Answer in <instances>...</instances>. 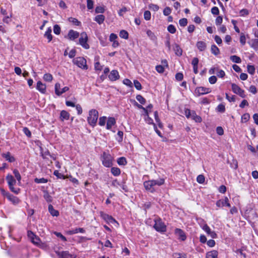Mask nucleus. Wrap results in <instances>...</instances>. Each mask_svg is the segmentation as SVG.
Returning <instances> with one entry per match:
<instances>
[{"mask_svg":"<svg viewBox=\"0 0 258 258\" xmlns=\"http://www.w3.org/2000/svg\"><path fill=\"white\" fill-rule=\"evenodd\" d=\"M23 132L25 134V135L28 137V138H30L31 137V132L29 130V128L27 127H24L23 128Z\"/></svg>","mask_w":258,"mask_h":258,"instance_id":"6e6d98bb","label":"nucleus"},{"mask_svg":"<svg viewBox=\"0 0 258 258\" xmlns=\"http://www.w3.org/2000/svg\"><path fill=\"white\" fill-rule=\"evenodd\" d=\"M13 173H14L16 178L17 179V180L19 182H20L21 180V176L18 170L17 169H15L13 170Z\"/></svg>","mask_w":258,"mask_h":258,"instance_id":"49530a36","label":"nucleus"},{"mask_svg":"<svg viewBox=\"0 0 258 258\" xmlns=\"http://www.w3.org/2000/svg\"><path fill=\"white\" fill-rule=\"evenodd\" d=\"M144 17L146 20H150L151 17L150 12L149 11H145L144 13Z\"/></svg>","mask_w":258,"mask_h":258,"instance_id":"bf43d9fd","label":"nucleus"},{"mask_svg":"<svg viewBox=\"0 0 258 258\" xmlns=\"http://www.w3.org/2000/svg\"><path fill=\"white\" fill-rule=\"evenodd\" d=\"M34 182L36 183H47L48 181V180L46 178H45L44 177L38 178H34Z\"/></svg>","mask_w":258,"mask_h":258,"instance_id":"e433bc0d","label":"nucleus"},{"mask_svg":"<svg viewBox=\"0 0 258 258\" xmlns=\"http://www.w3.org/2000/svg\"><path fill=\"white\" fill-rule=\"evenodd\" d=\"M100 159L102 165L105 167H111L114 160L113 157L110 154L109 151H104L101 155Z\"/></svg>","mask_w":258,"mask_h":258,"instance_id":"f03ea898","label":"nucleus"},{"mask_svg":"<svg viewBox=\"0 0 258 258\" xmlns=\"http://www.w3.org/2000/svg\"><path fill=\"white\" fill-rule=\"evenodd\" d=\"M210 93V89L204 87H197L195 90V94L200 96Z\"/></svg>","mask_w":258,"mask_h":258,"instance_id":"ddd939ff","label":"nucleus"},{"mask_svg":"<svg viewBox=\"0 0 258 258\" xmlns=\"http://www.w3.org/2000/svg\"><path fill=\"white\" fill-rule=\"evenodd\" d=\"M88 37L85 32H83L80 34V37L79 38V44L82 46L83 48L88 49L90 48V46L88 43Z\"/></svg>","mask_w":258,"mask_h":258,"instance_id":"1a4fd4ad","label":"nucleus"},{"mask_svg":"<svg viewBox=\"0 0 258 258\" xmlns=\"http://www.w3.org/2000/svg\"><path fill=\"white\" fill-rule=\"evenodd\" d=\"M48 210L50 214L52 216L57 217L59 216V212L58 211L54 209L53 206L51 204L48 205Z\"/></svg>","mask_w":258,"mask_h":258,"instance_id":"393cba45","label":"nucleus"},{"mask_svg":"<svg viewBox=\"0 0 258 258\" xmlns=\"http://www.w3.org/2000/svg\"><path fill=\"white\" fill-rule=\"evenodd\" d=\"M70 116V113L66 110H63L60 111L59 119L61 121H63L64 120H69Z\"/></svg>","mask_w":258,"mask_h":258,"instance_id":"6ab92c4d","label":"nucleus"},{"mask_svg":"<svg viewBox=\"0 0 258 258\" xmlns=\"http://www.w3.org/2000/svg\"><path fill=\"white\" fill-rule=\"evenodd\" d=\"M171 13V9L169 7H166L163 10L164 15L167 16H169Z\"/></svg>","mask_w":258,"mask_h":258,"instance_id":"0e129e2a","label":"nucleus"},{"mask_svg":"<svg viewBox=\"0 0 258 258\" xmlns=\"http://www.w3.org/2000/svg\"><path fill=\"white\" fill-rule=\"evenodd\" d=\"M249 118H250V115L249 114V113H244L241 116V122H246L249 120Z\"/></svg>","mask_w":258,"mask_h":258,"instance_id":"37998d69","label":"nucleus"},{"mask_svg":"<svg viewBox=\"0 0 258 258\" xmlns=\"http://www.w3.org/2000/svg\"><path fill=\"white\" fill-rule=\"evenodd\" d=\"M136 99L141 104L144 105L146 103V99L141 95H137Z\"/></svg>","mask_w":258,"mask_h":258,"instance_id":"de8ad7c7","label":"nucleus"},{"mask_svg":"<svg viewBox=\"0 0 258 258\" xmlns=\"http://www.w3.org/2000/svg\"><path fill=\"white\" fill-rule=\"evenodd\" d=\"M105 20V16L103 15H97L94 19V20L97 22L99 24H101L103 23Z\"/></svg>","mask_w":258,"mask_h":258,"instance_id":"7c9ffc66","label":"nucleus"},{"mask_svg":"<svg viewBox=\"0 0 258 258\" xmlns=\"http://www.w3.org/2000/svg\"><path fill=\"white\" fill-rule=\"evenodd\" d=\"M155 224L153 226L154 228L158 232L164 233L166 231L167 227L165 223L162 222L160 218L154 219Z\"/></svg>","mask_w":258,"mask_h":258,"instance_id":"6e6552de","label":"nucleus"},{"mask_svg":"<svg viewBox=\"0 0 258 258\" xmlns=\"http://www.w3.org/2000/svg\"><path fill=\"white\" fill-rule=\"evenodd\" d=\"M53 174L56 176L57 178L63 179L66 178V176L63 174L59 173L58 170H55L53 172Z\"/></svg>","mask_w":258,"mask_h":258,"instance_id":"3c124183","label":"nucleus"},{"mask_svg":"<svg viewBox=\"0 0 258 258\" xmlns=\"http://www.w3.org/2000/svg\"><path fill=\"white\" fill-rule=\"evenodd\" d=\"M99 215L100 217L107 224L117 223L118 224V222L112 216L109 215L103 211H100Z\"/></svg>","mask_w":258,"mask_h":258,"instance_id":"9d476101","label":"nucleus"},{"mask_svg":"<svg viewBox=\"0 0 258 258\" xmlns=\"http://www.w3.org/2000/svg\"><path fill=\"white\" fill-rule=\"evenodd\" d=\"M0 191L2 195L6 198L14 205H17L21 202L19 198L6 191L4 188H1Z\"/></svg>","mask_w":258,"mask_h":258,"instance_id":"7ed1b4c3","label":"nucleus"},{"mask_svg":"<svg viewBox=\"0 0 258 258\" xmlns=\"http://www.w3.org/2000/svg\"><path fill=\"white\" fill-rule=\"evenodd\" d=\"M80 36L79 32L74 31L73 30H70L68 34V37L70 40H74L78 38Z\"/></svg>","mask_w":258,"mask_h":258,"instance_id":"dca6fc26","label":"nucleus"},{"mask_svg":"<svg viewBox=\"0 0 258 258\" xmlns=\"http://www.w3.org/2000/svg\"><path fill=\"white\" fill-rule=\"evenodd\" d=\"M69 21L70 22H72L73 24H74L76 26H80L81 24V23L80 21H79L77 19L70 17L69 18Z\"/></svg>","mask_w":258,"mask_h":258,"instance_id":"a19ab883","label":"nucleus"},{"mask_svg":"<svg viewBox=\"0 0 258 258\" xmlns=\"http://www.w3.org/2000/svg\"><path fill=\"white\" fill-rule=\"evenodd\" d=\"M216 133L219 136L224 135V130L222 126H218L216 128Z\"/></svg>","mask_w":258,"mask_h":258,"instance_id":"774afa93","label":"nucleus"},{"mask_svg":"<svg viewBox=\"0 0 258 258\" xmlns=\"http://www.w3.org/2000/svg\"><path fill=\"white\" fill-rule=\"evenodd\" d=\"M56 254L59 258H69L72 255L68 251H56Z\"/></svg>","mask_w":258,"mask_h":258,"instance_id":"412c9836","label":"nucleus"},{"mask_svg":"<svg viewBox=\"0 0 258 258\" xmlns=\"http://www.w3.org/2000/svg\"><path fill=\"white\" fill-rule=\"evenodd\" d=\"M27 235L31 239L32 242H33L34 244H38V241H36L34 240V237L35 236V235L32 231H31L30 230L28 231Z\"/></svg>","mask_w":258,"mask_h":258,"instance_id":"473e14b6","label":"nucleus"},{"mask_svg":"<svg viewBox=\"0 0 258 258\" xmlns=\"http://www.w3.org/2000/svg\"><path fill=\"white\" fill-rule=\"evenodd\" d=\"M119 75L118 72L116 70H112L109 75L108 78L111 81H115L119 78Z\"/></svg>","mask_w":258,"mask_h":258,"instance_id":"2eb2a0df","label":"nucleus"},{"mask_svg":"<svg viewBox=\"0 0 258 258\" xmlns=\"http://www.w3.org/2000/svg\"><path fill=\"white\" fill-rule=\"evenodd\" d=\"M247 72L250 75H253L255 73V68L254 66L248 64L247 66Z\"/></svg>","mask_w":258,"mask_h":258,"instance_id":"c03bdc74","label":"nucleus"},{"mask_svg":"<svg viewBox=\"0 0 258 258\" xmlns=\"http://www.w3.org/2000/svg\"><path fill=\"white\" fill-rule=\"evenodd\" d=\"M134 84L135 87L138 90H141L142 89V86L140 82L137 80L134 81Z\"/></svg>","mask_w":258,"mask_h":258,"instance_id":"8fccbe9b","label":"nucleus"},{"mask_svg":"<svg viewBox=\"0 0 258 258\" xmlns=\"http://www.w3.org/2000/svg\"><path fill=\"white\" fill-rule=\"evenodd\" d=\"M117 163L119 165L124 166L127 164V162L126 158L124 157H121L117 159Z\"/></svg>","mask_w":258,"mask_h":258,"instance_id":"2f4dec72","label":"nucleus"},{"mask_svg":"<svg viewBox=\"0 0 258 258\" xmlns=\"http://www.w3.org/2000/svg\"><path fill=\"white\" fill-rule=\"evenodd\" d=\"M41 155L44 159H48V157L50 156V153L48 150H43L41 148Z\"/></svg>","mask_w":258,"mask_h":258,"instance_id":"c756f323","label":"nucleus"},{"mask_svg":"<svg viewBox=\"0 0 258 258\" xmlns=\"http://www.w3.org/2000/svg\"><path fill=\"white\" fill-rule=\"evenodd\" d=\"M36 89L41 93L45 94L46 87L45 84H43L40 81L37 82Z\"/></svg>","mask_w":258,"mask_h":258,"instance_id":"f3484780","label":"nucleus"},{"mask_svg":"<svg viewBox=\"0 0 258 258\" xmlns=\"http://www.w3.org/2000/svg\"><path fill=\"white\" fill-rule=\"evenodd\" d=\"M184 114L187 118H190L196 122L200 123L202 120L201 117L197 115L194 110H190L189 109L185 108Z\"/></svg>","mask_w":258,"mask_h":258,"instance_id":"423d86ee","label":"nucleus"},{"mask_svg":"<svg viewBox=\"0 0 258 258\" xmlns=\"http://www.w3.org/2000/svg\"><path fill=\"white\" fill-rule=\"evenodd\" d=\"M73 62L74 64L82 70H87L88 69V66L87 64V60L84 57H77L73 59Z\"/></svg>","mask_w":258,"mask_h":258,"instance_id":"0eeeda50","label":"nucleus"},{"mask_svg":"<svg viewBox=\"0 0 258 258\" xmlns=\"http://www.w3.org/2000/svg\"><path fill=\"white\" fill-rule=\"evenodd\" d=\"M111 173L114 176H118L120 174L121 170L118 167H112L111 168Z\"/></svg>","mask_w":258,"mask_h":258,"instance_id":"cd10ccee","label":"nucleus"},{"mask_svg":"<svg viewBox=\"0 0 258 258\" xmlns=\"http://www.w3.org/2000/svg\"><path fill=\"white\" fill-rule=\"evenodd\" d=\"M205 180V177L203 175L200 174L197 176V181L199 183H203Z\"/></svg>","mask_w":258,"mask_h":258,"instance_id":"680f3d73","label":"nucleus"},{"mask_svg":"<svg viewBox=\"0 0 258 258\" xmlns=\"http://www.w3.org/2000/svg\"><path fill=\"white\" fill-rule=\"evenodd\" d=\"M240 43L242 45H244L245 43H246V38H245V36L244 34V33H241L240 34Z\"/></svg>","mask_w":258,"mask_h":258,"instance_id":"69168bd1","label":"nucleus"},{"mask_svg":"<svg viewBox=\"0 0 258 258\" xmlns=\"http://www.w3.org/2000/svg\"><path fill=\"white\" fill-rule=\"evenodd\" d=\"M98 118V111L97 110L92 109L89 111L87 121L90 125L94 127L96 125Z\"/></svg>","mask_w":258,"mask_h":258,"instance_id":"39448f33","label":"nucleus"},{"mask_svg":"<svg viewBox=\"0 0 258 258\" xmlns=\"http://www.w3.org/2000/svg\"><path fill=\"white\" fill-rule=\"evenodd\" d=\"M200 241L202 243H207V245L210 246V240L207 241V237L205 235L201 234L200 237Z\"/></svg>","mask_w":258,"mask_h":258,"instance_id":"79ce46f5","label":"nucleus"},{"mask_svg":"<svg viewBox=\"0 0 258 258\" xmlns=\"http://www.w3.org/2000/svg\"><path fill=\"white\" fill-rule=\"evenodd\" d=\"M211 73H216L217 76L219 78H223L225 75V72L223 70H219V69H216L215 68L211 69Z\"/></svg>","mask_w":258,"mask_h":258,"instance_id":"aec40b11","label":"nucleus"},{"mask_svg":"<svg viewBox=\"0 0 258 258\" xmlns=\"http://www.w3.org/2000/svg\"><path fill=\"white\" fill-rule=\"evenodd\" d=\"M173 49L176 55L180 56L182 55V50L178 44L175 43L173 46Z\"/></svg>","mask_w":258,"mask_h":258,"instance_id":"5701e85b","label":"nucleus"},{"mask_svg":"<svg viewBox=\"0 0 258 258\" xmlns=\"http://www.w3.org/2000/svg\"><path fill=\"white\" fill-rule=\"evenodd\" d=\"M216 110L219 112H224L225 111V105L223 104H220L218 105L216 108Z\"/></svg>","mask_w":258,"mask_h":258,"instance_id":"09e8293b","label":"nucleus"},{"mask_svg":"<svg viewBox=\"0 0 258 258\" xmlns=\"http://www.w3.org/2000/svg\"><path fill=\"white\" fill-rule=\"evenodd\" d=\"M164 178H161L157 180L153 179L145 181L143 183V185L147 191L151 193H154L156 191V185L159 186L164 184Z\"/></svg>","mask_w":258,"mask_h":258,"instance_id":"f257e3e1","label":"nucleus"},{"mask_svg":"<svg viewBox=\"0 0 258 258\" xmlns=\"http://www.w3.org/2000/svg\"><path fill=\"white\" fill-rule=\"evenodd\" d=\"M211 50L212 52L215 55H217L220 53V50L217 46L215 45H212L211 46Z\"/></svg>","mask_w":258,"mask_h":258,"instance_id":"72a5a7b5","label":"nucleus"},{"mask_svg":"<svg viewBox=\"0 0 258 258\" xmlns=\"http://www.w3.org/2000/svg\"><path fill=\"white\" fill-rule=\"evenodd\" d=\"M231 61L234 62L240 63L241 62V59L240 57L237 55H231L230 57Z\"/></svg>","mask_w":258,"mask_h":258,"instance_id":"58836bf2","label":"nucleus"},{"mask_svg":"<svg viewBox=\"0 0 258 258\" xmlns=\"http://www.w3.org/2000/svg\"><path fill=\"white\" fill-rule=\"evenodd\" d=\"M216 205L218 208H223L224 207H231V205L229 203V199L227 197H225L224 199L218 200L216 202Z\"/></svg>","mask_w":258,"mask_h":258,"instance_id":"f8f14e48","label":"nucleus"},{"mask_svg":"<svg viewBox=\"0 0 258 258\" xmlns=\"http://www.w3.org/2000/svg\"><path fill=\"white\" fill-rule=\"evenodd\" d=\"M175 234L178 236V239L181 241H184L186 239V236L183 230L176 228L174 230Z\"/></svg>","mask_w":258,"mask_h":258,"instance_id":"4468645a","label":"nucleus"},{"mask_svg":"<svg viewBox=\"0 0 258 258\" xmlns=\"http://www.w3.org/2000/svg\"><path fill=\"white\" fill-rule=\"evenodd\" d=\"M179 24L181 27H185L187 24V20L186 18H182L179 20Z\"/></svg>","mask_w":258,"mask_h":258,"instance_id":"4d7b16f0","label":"nucleus"},{"mask_svg":"<svg viewBox=\"0 0 258 258\" xmlns=\"http://www.w3.org/2000/svg\"><path fill=\"white\" fill-rule=\"evenodd\" d=\"M43 79L46 82H51L53 79L52 75L49 73H46L43 76Z\"/></svg>","mask_w":258,"mask_h":258,"instance_id":"ea45409f","label":"nucleus"},{"mask_svg":"<svg viewBox=\"0 0 258 258\" xmlns=\"http://www.w3.org/2000/svg\"><path fill=\"white\" fill-rule=\"evenodd\" d=\"M231 89L233 92L238 95L240 97L244 98L246 97L245 91L242 89L239 86L235 83L231 84Z\"/></svg>","mask_w":258,"mask_h":258,"instance_id":"9b49d317","label":"nucleus"},{"mask_svg":"<svg viewBox=\"0 0 258 258\" xmlns=\"http://www.w3.org/2000/svg\"><path fill=\"white\" fill-rule=\"evenodd\" d=\"M10 190L15 194H18L20 192L19 188L14 187L16 184V180L11 174H8L6 177Z\"/></svg>","mask_w":258,"mask_h":258,"instance_id":"20e7f679","label":"nucleus"},{"mask_svg":"<svg viewBox=\"0 0 258 258\" xmlns=\"http://www.w3.org/2000/svg\"><path fill=\"white\" fill-rule=\"evenodd\" d=\"M167 30L171 34H174L176 32V29L173 25L170 24L167 27Z\"/></svg>","mask_w":258,"mask_h":258,"instance_id":"a18cd8bd","label":"nucleus"},{"mask_svg":"<svg viewBox=\"0 0 258 258\" xmlns=\"http://www.w3.org/2000/svg\"><path fill=\"white\" fill-rule=\"evenodd\" d=\"M147 35L152 40H156L157 37L155 36L154 33L150 30H148L147 31Z\"/></svg>","mask_w":258,"mask_h":258,"instance_id":"c9c22d12","label":"nucleus"},{"mask_svg":"<svg viewBox=\"0 0 258 258\" xmlns=\"http://www.w3.org/2000/svg\"><path fill=\"white\" fill-rule=\"evenodd\" d=\"M250 46L254 49H256L258 46V39H254L252 40Z\"/></svg>","mask_w":258,"mask_h":258,"instance_id":"052dcab7","label":"nucleus"},{"mask_svg":"<svg viewBox=\"0 0 258 258\" xmlns=\"http://www.w3.org/2000/svg\"><path fill=\"white\" fill-rule=\"evenodd\" d=\"M196 46L198 49L203 51H204L207 48V44L205 42L203 41H199L197 42Z\"/></svg>","mask_w":258,"mask_h":258,"instance_id":"b1692460","label":"nucleus"},{"mask_svg":"<svg viewBox=\"0 0 258 258\" xmlns=\"http://www.w3.org/2000/svg\"><path fill=\"white\" fill-rule=\"evenodd\" d=\"M133 101L134 102L135 105H136L138 108L143 109L144 110L145 113L147 115V116H149L148 115V114H149L148 110H149L148 109L144 107L142 105L138 103L135 100H134Z\"/></svg>","mask_w":258,"mask_h":258,"instance_id":"f704fd0d","label":"nucleus"},{"mask_svg":"<svg viewBox=\"0 0 258 258\" xmlns=\"http://www.w3.org/2000/svg\"><path fill=\"white\" fill-rule=\"evenodd\" d=\"M44 37H46L48 39V42H50L52 39V36L51 35V29L50 27L47 28L45 32Z\"/></svg>","mask_w":258,"mask_h":258,"instance_id":"bb28decb","label":"nucleus"},{"mask_svg":"<svg viewBox=\"0 0 258 258\" xmlns=\"http://www.w3.org/2000/svg\"><path fill=\"white\" fill-rule=\"evenodd\" d=\"M2 157L5 158L7 161H8L11 163L14 162L16 160L15 157L11 156V154L10 152L2 154Z\"/></svg>","mask_w":258,"mask_h":258,"instance_id":"4be33fe9","label":"nucleus"},{"mask_svg":"<svg viewBox=\"0 0 258 258\" xmlns=\"http://www.w3.org/2000/svg\"><path fill=\"white\" fill-rule=\"evenodd\" d=\"M116 123V120L113 117H109L108 118L106 123V128L110 130L112 126L114 125Z\"/></svg>","mask_w":258,"mask_h":258,"instance_id":"a211bd4d","label":"nucleus"},{"mask_svg":"<svg viewBox=\"0 0 258 258\" xmlns=\"http://www.w3.org/2000/svg\"><path fill=\"white\" fill-rule=\"evenodd\" d=\"M156 71L160 74L164 73L165 71L164 67L162 65H157L155 67Z\"/></svg>","mask_w":258,"mask_h":258,"instance_id":"864d4df0","label":"nucleus"},{"mask_svg":"<svg viewBox=\"0 0 258 258\" xmlns=\"http://www.w3.org/2000/svg\"><path fill=\"white\" fill-rule=\"evenodd\" d=\"M106 121V116H101L99 119V125L100 126H104Z\"/></svg>","mask_w":258,"mask_h":258,"instance_id":"5fc2aeb1","label":"nucleus"},{"mask_svg":"<svg viewBox=\"0 0 258 258\" xmlns=\"http://www.w3.org/2000/svg\"><path fill=\"white\" fill-rule=\"evenodd\" d=\"M123 83L127 86H128L131 88H133V83L131 81L128 79H124L123 80Z\"/></svg>","mask_w":258,"mask_h":258,"instance_id":"e2e57ef3","label":"nucleus"},{"mask_svg":"<svg viewBox=\"0 0 258 258\" xmlns=\"http://www.w3.org/2000/svg\"><path fill=\"white\" fill-rule=\"evenodd\" d=\"M87 6L88 10L92 9L94 6V2L92 0H87Z\"/></svg>","mask_w":258,"mask_h":258,"instance_id":"338daca9","label":"nucleus"},{"mask_svg":"<svg viewBox=\"0 0 258 258\" xmlns=\"http://www.w3.org/2000/svg\"><path fill=\"white\" fill-rule=\"evenodd\" d=\"M249 14V11L246 9H243L239 12V15L241 17H244L247 16Z\"/></svg>","mask_w":258,"mask_h":258,"instance_id":"13d9d810","label":"nucleus"},{"mask_svg":"<svg viewBox=\"0 0 258 258\" xmlns=\"http://www.w3.org/2000/svg\"><path fill=\"white\" fill-rule=\"evenodd\" d=\"M43 197L47 202L51 203L52 202V198L49 194L48 190H43Z\"/></svg>","mask_w":258,"mask_h":258,"instance_id":"a878e982","label":"nucleus"},{"mask_svg":"<svg viewBox=\"0 0 258 258\" xmlns=\"http://www.w3.org/2000/svg\"><path fill=\"white\" fill-rule=\"evenodd\" d=\"M119 36L123 39H127L128 38V33L124 30H122L119 32Z\"/></svg>","mask_w":258,"mask_h":258,"instance_id":"4c0bfd02","label":"nucleus"},{"mask_svg":"<svg viewBox=\"0 0 258 258\" xmlns=\"http://www.w3.org/2000/svg\"><path fill=\"white\" fill-rule=\"evenodd\" d=\"M85 230L83 228H77L69 232L70 234H74L78 233H84Z\"/></svg>","mask_w":258,"mask_h":258,"instance_id":"c85d7f7f","label":"nucleus"},{"mask_svg":"<svg viewBox=\"0 0 258 258\" xmlns=\"http://www.w3.org/2000/svg\"><path fill=\"white\" fill-rule=\"evenodd\" d=\"M61 29L58 25H55L53 27V32L56 34L59 35L60 33Z\"/></svg>","mask_w":258,"mask_h":258,"instance_id":"603ef678","label":"nucleus"}]
</instances>
